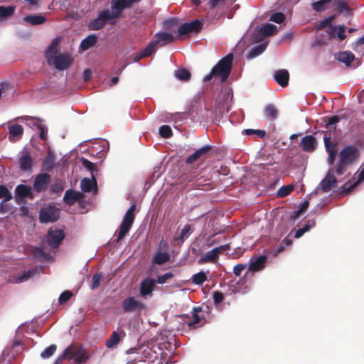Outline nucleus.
I'll list each match as a JSON object with an SVG mask.
<instances>
[{"mask_svg": "<svg viewBox=\"0 0 364 364\" xmlns=\"http://www.w3.org/2000/svg\"><path fill=\"white\" fill-rule=\"evenodd\" d=\"M360 156L358 147L355 145L345 146L338 154L339 159L335 166L336 173L338 176L343 175L348 166L354 164Z\"/></svg>", "mask_w": 364, "mask_h": 364, "instance_id": "nucleus-1", "label": "nucleus"}, {"mask_svg": "<svg viewBox=\"0 0 364 364\" xmlns=\"http://www.w3.org/2000/svg\"><path fill=\"white\" fill-rule=\"evenodd\" d=\"M233 60L232 53H229L221 58L212 68L210 73L204 77L203 81L208 82L213 77H220L222 82L226 81L232 71Z\"/></svg>", "mask_w": 364, "mask_h": 364, "instance_id": "nucleus-2", "label": "nucleus"}, {"mask_svg": "<svg viewBox=\"0 0 364 364\" xmlns=\"http://www.w3.org/2000/svg\"><path fill=\"white\" fill-rule=\"evenodd\" d=\"M341 117L338 115H333L328 117L324 119L326 123L325 127L328 129V131L324 132L323 141L327 153L330 152H338L337 146L338 142L331 141V131L336 130V124L339 122Z\"/></svg>", "mask_w": 364, "mask_h": 364, "instance_id": "nucleus-3", "label": "nucleus"}, {"mask_svg": "<svg viewBox=\"0 0 364 364\" xmlns=\"http://www.w3.org/2000/svg\"><path fill=\"white\" fill-rule=\"evenodd\" d=\"M58 359L60 360L63 359L74 360L77 363H82L87 360V356L84 348L75 346H70Z\"/></svg>", "mask_w": 364, "mask_h": 364, "instance_id": "nucleus-4", "label": "nucleus"}, {"mask_svg": "<svg viewBox=\"0 0 364 364\" xmlns=\"http://www.w3.org/2000/svg\"><path fill=\"white\" fill-rule=\"evenodd\" d=\"M115 19L110 14V10L105 9L100 12L97 17L90 22L88 28L92 31H97L102 28L107 23L114 24Z\"/></svg>", "mask_w": 364, "mask_h": 364, "instance_id": "nucleus-5", "label": "nucleus"}, {"mask_svg": "<svg viewBox=\"0 0 364 364\" xmlns=\"http://www.w3.org/2000/svg\"><path fill=\"white\" fill-rule=\"evenodd\" d=\"M135 209L136 205H132L126 212L123 218V220L119 227V231L117 235V242L122 240L131 229L135 219Z\"/></svg>", "mask_w": 364, "mask_h": 364, "instance_id": "nucleus-6", "label": "nucleus"}, {"mask_svg": "<svg viewBox=\"0 0 364 364\" xmlns=\"http://www.w3.org/2000/svg\"><path fill=\"white\" fill-rule=\"evenodd\" d=\"M59 216L60 210L53 205L42 208L39 212V220L41 223H54Z\"/></svg>", "mask_w": 364, "mask_h": 364, "instance_id": "nucleus-7", "label": "nucleus"}, {"mask_svg": "<svg viewBox=\"0 0 364 364\" xmlns=\"http://www.w3.org/2000/svg\"><path fill=\"white\" fill-rule=\"evenodd\" d=\"M122 309L126 313H140L146 308V305L136 299L134 296L126 298L122 304Z\"/></svg>", "mask_w": 364, "mask_h": 364, "instance_id": "nucleus-8", "label": "nucleus"}, {"mask_svg": "<svg viewBox=\"0 0 364 364\" xmlns=\"http://www.w3.org/2000/svg\"><path fill=\"white\" fill-rule=\"evenodd\" d=\"M64 238L65 233L63 230L50 228L47 234L48 244L53 249L58 248Z\"/></svg>", "mask_w": 364, "mask_h": 364, "instance_id": "nucleus-9", "label": "nucleus"}, {"mask_svg": "<svg viewBox=\"0 0 364 364\" xmlns=\"http://www.w3.org/2000/svg\"><path fill=\"white\" fill-rule=\"evenodd\" d=\"M212 150L210 145H205L197 149L193 154L190 155L186 160V164H192L196 161H204L206 159L208 154Z\"/></svg>", "mask_w": 364, "mask_h": 364, "instance_id": "nucleus-10", "label": "nucleus"}, {"mask_svg": "<svg viewBox=\"0 0 364 364\" xmlns=\"http://www.w3.org/2000/svg\"><path fill=\"white\" fill-rule=\"evenodd\" d=\"M267 261V257L265 255H254L249 261L248 270L245 274V277L250 272H259L265 267Z\"/></svg>", "mask_w": 364, "mask_h": 364, "instance_id": "nucleus-11", "label": "nucleus"}, {"mask_svg": "<svg viewBox=\"0 0 364 364\" xmlns=\"http://www.w3.org/2000/svg\"><path fill=\"white\" fill-rule=\"evenodd\" d=\"M51 181V176L47 173H38L34 180L33 189L37 193L45 191Z\"/></svg>", "mask_w": 364, "mask_h": 364, "instance_id": "nucleus-12", "label": "nucleus"}, {"mask_svg": "<svg viewBox=\"0 0 364 364\" xmlns=\"http://www.w3.org/2000/svg\"><path fill=\"white\" fill-rule=\"evenodd\" d=\"M73 63L71 57L66 54H54L52 56L51 63L59 70L67 69Z\"/></svg>", "mask_w": 364, "mask_h": 364, "instance_id": "nucleus-13", "label": "nucleus"}, {"mask_svg": "<svg viewBox=\"0 0 364 364\" xmlns=\"http://www.w3.org/2000/svg\"><path fill=\"white\" fill-rule=\"evenodd\" d=\"M335 168L328 171L325 178L321 181L320 187L323 193H327L335 187L337 183V179L335 176Z\"/></svg>", "mask_w": 364, "mask_h": 364, "instance_id": "nucleus-14", "label": "nucleus"}, {"mask_svg": "<svg viewBox=\"0 0 364 364\" xmlns=\"http://www.w3.org/2000/svg\"><path fill=\"white\" fill-rule=\"evenodd\" d=\"M201 22L199 20L196 19L190 23H183L179 26L178 31L179 36H183L190 33H198L201 30Z\"/></svg>", "mask_w": 364, "mask_h": 364, "instance_id": "nucleus-15", "label": "nucleus"}, {"mask_svg": "<svg viewBox=\"0 0 364 364\" xmlns=\"http://www.w3.org/2000/svg\"><path fill=\"white\" fill-rule=\"evenodd\" d=\"M21 345L22 342L21 341H14L9 347L4 350L0 357L1 360L5 361L6 360H11L14 359L18 354V351L16 350V348L19 347Z\"/></svg>", "mask_w": 364, "mask_h": 364, "instance_id": "nucleus-16", "label": "nucleus"}, {"mask_svg": "<svg viewBox=\"0 0 364 364\" xmlns=\"http://www.w3.org/2000/svg\"><path fill=\"white\" fill-rule=\"evenodd\" d=\"M155 280L149 277L143 279L140 283V295L142 297H146L147 296L151 295L154 287Z\"/></svg>", "mask_w": 364, "mask_h": 364, "instance_id": "nucleus-17", "label": "nucleus"}, {"mask_svg": "<svg viewBox=\"0 0 364 364\" xmlns=\"http://www.w3.org/2000/svg\"><path fill=\"white\" fill-rule=\"evenodd\" d=\"M300 146L302 150L306 152H314L317 146V141L312 135H307L304 136L300 142Z\"/></svg>", "mask_w": 364, "mask_h": 364, "instance_id": "nucleus-18", "label": "nucleus"}, {"mask_svg": "<svg viewBox=\"0 0 364 364\" xmlns=\"http://www.w3.org/2000/svg\"><path fill=\"white\" fill-rule=\"evenodd\" d=\"M9 140L12 142L18 141L23 134V128L18 124H9L8 125Z\"/></svg>", "mask_w": 364, "mask_h": 364, "instance_id": "nucleus-19", "label": "nucleus"}, {"mask_svg": "<svg viewBox=\"0 0 364 364\" xmlns=\"http://www.w3.org/2000/svg\"><path fill=\"white\" fill-rule=\"evenodd\" d=\"M83 198V194L79 191L73 189H68L65 191L63 196L64 202L68 205H73L77 201L80 200Z\"/></svg>", "mask_w": 364, "mask_h": 364, "instance_id": "nucleus-20", "label": "nucleus"}, {"mask_svg": "<svg viewBox=\"0 0 364 364\" xmlns=\"http://www.w3.org/2000/svg\"><path fill=\"white\" fill-rule=\"evenodd\" d=\"M110 14L117 18L126 8V0H112Z\"/></svg>", "mask_w": 364, "mask_h": 364, "instance_id": "nucleus-21", "label": "nucleus"}, {"mask_svg": "<svg viewBox=\"0 0 364 364\" xmlns=\"http://www.w3.org/2000/svg\"><path fill=\"white\" fill-rule=\"evenodd\" d=\"M33 166V159L28 151H26L19 158V167L23 171H31Z\"/></svg>", "mask_w": 364, "mask_h": 364, "instance_id": "nucleus-22", "label": "nucleus"}, {"mask_svg": "<svg viewBox=\"0 0 364 364\" xmlns=\"http://www.w3.org/2000/svg\"><path fill=\"white\" fill-rule=\"evenodd\" d=\"M274 78L275 81L282 87H287L289 84V74L285 69L276 71Z\"/></svg>", "mask_w": 364, "mask_h": 364, "instance_id": "nucleus-23", "label": "nucleus"}, {"mask_svg": "<svg viewBox=\"0 0 364 364\" xmlns=\"http://www.w3.org/2000/svg\"><path fill=\"white\" fill-rule=\"evenodd\" d=\"M125 336L123 331L120 332L113 331L109 338L107 340L105 346L107 348H113L116 347L120 342L122 338Z\"/></svg>", "mask_w": 364, "mask_h": 364, "instance_id": "nucleus-24", "label": "nucleus"}, {"mask_svg": "<svg viewBox=\"0 0 364 364\" xmlns=\"http://www.w3.org/2000/svg\"><path fill=\"white\" fill-rule=\"evenodd\" d=\"M335 58L344 63L346 66H350L355 59V55L350 51H341L335 54Z\"/></svg>", "mask_w": 364, "mask_h": 364, "instance_id": "nucleus-25", "label": "nucleus"}, {"mask_svg": "<svg viewBox=\"0 0 364 364\" xmlns=\"http://www.w3.org/2000/svg\"><path fill=\"white\" fill-rule=\"evenodd\" d=\"M55 166V155L51 151H48L46 157L42 163V170L45 171H50Z\"/></svg>", "mask_w": 364, "mask_h": 364, "instance_id": "nucleus-26", "label": "nucleus"}, {"mask_svg": "<svg viewBox=\"0 0 364 364\" xmlns=\"http://www.w3.org/2000/svg\"><path fill=\"white\" fill-rule=\"evenodd\" d=\"M15 194L16 200L19 198L20 199L25 198L26 197L33 198V193H31V188L26 185H18L15 188Z\"/></svg>", "mask_w": 364, "mask_h": 364, "instance_id": "nucleus-27", "label": "nucleus"}, {"mask_svg": "<svg viewBox=\"0 0 364 364\" xmlns=\"http://www.w3.org/2000/svg\"><path fill=\"white\" fill-rule=\"evenodd\" d=\"M23 21L30 26H38L44 23L46 18L42 14L28 15L23 18Z\"/></svg>", "mask_w": 364, "mask_h": 364, "instance_id": "nucleus-28", "label": "nucleus"}, {"mask_svg": "<svg viewBox=\"0 0 364 364\" xmlns=\"http://www.w3.org/2000/svg\"><path fill=\"white\" fill-rule=\"evenodd\" d=\"M80 186L83 192L90 193L93 188L97 189V182L94 175L92 176V179L85 178L81 181Z\"/></svg>", "mask_w": 364, "mask_h": 364, "instance_id": "nucleus-29", "label": "nucleus"}, {"mask_svg": "<svg viewBox=\"0 0 364 364\" xmlns=\"http://www.w3.org/2000/svg\"><path fill=\"white\" fill-rule=\"evenodd\" d=\"M155 37L156 39L153 41H157L158 45L161 43V46L172 43L175 40L174 36L171 33L166 32H159L156 34Z\"/></svg>", "mask_w": 364, "mask_h": 364, "instance_id": "nucleus-30", "label": "nucleus"}, {"mask_svg": "<svg viewBox=\"0 0 364 364\" xmlns=\"http://www.w3.org/2000/svg\"><path fill=\"white\" fill-rule=\"evenodd\" d=\"M277 32V27L271 23H266L259 30V35L262 37H268Z\"/></svg>", "mask_w": 364, "mask_h": 364, "instance_id": "nucleus-31", "label": "nucleus"}, {"mask_svg": "<svg viewBox=\"0 0 364 364\" xmlns=\"http://www.w3.org/2000/svg\"><path fill=\"white\" fill-rule=\"evenodd\" d=\"M202 311L201 307H194L193 309V321H186L188 323L189 328L195 329L198 327V324L200 322L202 318L199 316L198 313Z\"/></svg>", "mask_w": 364, "mask_h": 364, "instance_id": "nucleus-32", "label": "nucleus"}, {"mask_svg": "<svg viewBox=\"0 0 364 364\" xmlns=\"http://www.w3.org/2000/svg\"><path fill=\"white\" fill-rule=\"evenodd\" d=\"M97 36L94 34H91L82 41L80 46V49L82 51H85L91 47L94 46L97 43Z\"/></svg>", "mask_w": 364, "mask_h": 364, "instance_id": "nucleus-33", "label": "nucleus"}, {"mask_svg": "<svg viewBox=\"0 0 364 364\" xmlns=\"http://www.w3.org/2000/svg\"><path fill=\"white\" fill-rule=\"evenodd\" d=\"M218 252L214 248L205 253L199 259L200 263L215 262L219 257Z\"/></svg>", "mask_w": 364, "mask_h": 364, "instance_id": "nucleus-34", "label": "nucleus"}, {"mask_svg": "<svg viewBox=\"0 0 364 364\" xmlns=\"http://www.w3.org/2000/svg\"><path fill=\"white\" fill-rule=\"evenodd\" d=\"M58 42L59 40L55 38L46 51V58L49 64H51L52 56H53L54 54H58L57 46Z\"/></svg>", "mask_w": 364, "mask_h": 364, "instance_id": "nucleus-35", "label": "nucleus"}, {"mask_svg": "<svg viewBox=\"0 0 364 364\" xmlns=\"http://www.w3.org/2000/svg\"><path fill=\"white\" fill-rule=\"evenodd\" d=\"M265 117L271 120H274L278 116V110L274 105L269 104L264 109Z\"/></svg>", "mask_w": 364, "mask_h": 364, "instance_id": "nucleus-36", "label": "nucleus"}, {"mask_svg": "<svg viewBox=\"0 0 364 364\" xmlns=\"http://www.w3.org/2000/svg\"><path fill=\"white\" fill-rule=\"evenodd\" d=\"M267 43H264L253 47L248 53L247 58L249 59L254 58L262 54L266 49Z\"/></svg>", "mask_w": 364, "mask_h": 364, "instance_id": "nucleus-37", "label": "nucleus"}, {"mask_svg": "<svg viewBox=\"0 0 364 364\" xmlns=\"http://www.w3.org/2000/svg\"><path fill=\"white\" fill-rule=\"evenodd\" d=\"M316 220H309L301 228L298 229L294 235L295 238L301 237L305 232H308L311 228L315 227Z\"/></svg>", "mask_w": 364, "mask_h": 364, "instance_id": "nucleus-38", "label": "nucleus"}, {"mask_svg": "<svg viewBox=\"0 0 364 364\" xmlns=\"http://www.w3.org/2000/svg\"><path fill=\"white\" fill-rule=\"evenodd\" d=\"M170 259V255L167 252L158 251L153 258V262L157 264H163Z\"/></svg>", "mask_w": 364, "mask_h": 364, "instance_id": "nucleus-39", "label": "nucleus"}, {"mask_svg": "<svg viewBox=\"0 0 364 364\" xmlns=\"http://www.w3.org/2000/svg\"><path fill=\"white\" fill-rule=\"evenodd\" d=\"M174 75L181 81H188L191 77V73L186 68H179L175 70Z\"/></svg>", "mask_w": 364, "mask_h": 364, "instance_id": "nucleus-40", "label": "nucleus"}, {"mask_svg": "<svg viewBox=\"0 0 364 364\" xmlns=\"http://www.w3.org/2000/svg\"><path fill=\"white\" fill-rule=\"evenodd\" d=\"M293 241L288 236L286 237L283 241L279 245V246L274 249L272 251V254L274 256H277L279 253L282 252L286 247L290 246L292 244Z\"/></svg>", "mask_w": 364, "mask_h": 364, "instance_id": "nucleus-41", "label": "nucleus"}, {"mask_svg": "<svg viewBox=\"0 0 364 364\" xmlns=\"http://www.w3.org/2000/svg\"><path fill=\"white\" fill-rule=\"evenodd\" d=\"M32 255L34 259L38 260L46 259L49 255L45 252L42 247H34L32 250Z\"/></svg>", "mask_w": 364, "mask_h": 364, "instance_id": "nucleus-42", "label": "nucleus"}, {"mask_svg": "<svg viewBox=\"0 0 364 364\" xmlns=\"http://www.w3.org/2000/svg\"><path fill=\"white\" fill-rule=\"evenodd\" d=\"M332 0H318L311 4L312 9L317 11L321 12L326 9V5L330 3Z\"/></svg>", "mask_w": 364, "mask_h": 364, "instance_id": "nucleus-43", "label": "nucleus"}, {"mask_svg": "<svg viewBox=\"0 0 364 364\" xmlns=\"http://www.w3.org/2000/svg\"><path fill=\"white\" fill-rule=\"evenodd\" d=\"M207 280L206 274L200 271V272L195 274L192 276L191 281L196 285H201Z\"/></svg>", "mask_w": 364, "mask_h": 364, "instance_id": "nucleus-44", "label": "nucleus"}, {"mask_svg": "<svg viewBox=\"0 0 364 364\" xmlns=\"http://www.w3.org/2000/svg\"><path fill=\"white\" fill-rule=\"evenodd\" d=\"M208 180L203 179V181L201 178L197 179V181L195 182V186L198 189H200L203 191H209L213 188V186L211 183L206 182Z\"/></svg>", "mask_w": 364, "mask_h": 364, "instance_id": "nucleus-45", "label": "nucleus"}, {"mask_svg": "<svg viewBox=\"0 0 364 364\" xmlns=\"http://www.w3.org/2000/svg\"><path fill=\"white\" fill-rule=\"evenodd\" d=\"M157 45V41H151L150 43L141 51L142 55H144V58L151 56L154 53Z\"/></svg>", "mask_w": 364, "mask_h": 364, "instance_id": "nucleus-46", "label": "nucleus"}, {"mask_svg": "<svg viewBox=\"0 0 364 364\" xmlns=\"http://www.w3.org/2000/svg\"><path fill=\"white\" fill-rule=\"evenodd\" d=\"M37 269L33 268L31 269H29L28 271H24L21 275H20L17 278L18 282H23L25 281H27L28 279H30L31 277L34 276L37 273Z\"/></svg>", "mask_w": 364, "mask_h": 364, "instance_id": "nucleus-47", "label": "nucleus"}, {"mask_svg": "<svg viewBox=\"0 0 364 364\" xmlns=\"http://www.w3.org/2000/svg\"><path fill=\"white\" fill-rule=\"evenodd\" d=\"M15 8L16 7L14 6H0V18H7L9 16H12L15 11Z\"/></svg>", "mask_w": 364, "mask_h": 364, "instance_id": "nucleus-48", "label": "nucleus"}, {"mask_svg": "<svg viewBox=\"0 0 364 364\" xmlns=\"http://www.w3.org/2000/svg\"><path fill=\"white\" fill-rule=\"evenodd\" d=\"M245 135H255L257 137L263 139L266 136V131L263 129H246L242 132Z\"/></svg>", "mask_w": 364, "mask_h": 364, "instance_id": "nucleus-49", "label": "nucleus"}, {"mask_svg": "<svg viewBox=\"0 0 364 364\" xmlns=\"http://www.w3.org/2000/svg\"><path fill=\"white\" fill-rule=\"evenodd\" d=\"M333 4L338 12L342 13L343 11H349L350 9L347 3L344 0H334Z\"/></svg>", "mask_w": 364, "mask_h": 364, "instance_id": "nucleus-50", "label": "nucleus"}, {"mask_svg": "<svg viewBox=\"0 0 364 364\" xmlns=\"http://www.w3.org/2000/svg\"><path fill=\"white\" fill-rule=\"evenodd\" d=\"M57 347L55 345L52 344L47 347L44 350H43L41 353V356L43 359H48L51 357L54 353L55 352Z\"/></svg>", "mask_w": 364, "mask_h": 364, "instance_id": "nucleus-51", "label": "nucleus"}, {"mask_svg": "<svg viewBox=\"0 0 364 364\" xmlns=\"http://www.w3.org/2000/svg\"><path fill=\"white\" fill-rule=\"evenodd\" d=\"M294 186H283L277 191V196L280 198L285 197L289 195L294 190Z\"/></svg>", "mask_w": 364, "mask_h": 364, "instance_id": "nucleus-52", "label": "nucleus"}, {"mask_svg": "<svg viewBox=\"0 0 364 364\" xmlns=\"http://www.w3.org/2000/svg\"><path fill=\"white\" fill-rule=\"evenodd\" d=\"M159 134L163 138H170L173 135L171 128L168 125H162L159 128Z\"/></svg>", "mask_w": 364, "mask_h": 364, "instance_id": "nucleus-53", "label": "nucleus"}, {"mask_svg": "<svg viewBox=\"0 0 364 364\" xmlns=\"http://www.w3.org/2000/svg\"><path fill=\"white\" fill-rule=\"evenodd\" d=\"M0 198H4V201H8L12 199V194L4 185H0Z\"/></svg>", "mask_w": 364, "mask_h": 364, "instance_id": "nucleus-54", "label": "nucleus"}, {"mask_svg": "<svg viewBox=\"0 0 364 364\" xmlns=\"http://www.w3.org/2000/svg\"><path fill=\"white\" fill-rule=\"evenodd\" d=\"M173 274L171 272H166L162 275L157 277L156 280L155 282L159 284H165L168 279H171L173 277Z\"/></svg>", "mask_w": 364, "mask_h": 364, "instance_id": "nucleus-55", "label": "nucleus"}, {"mask_svg": "<svg viewBox=\"0 0 364 364\" xmlns=\"http://www.w3.org/2000/svg\"><path fill=\"white\" fill-rule=\"evenodd\" d=\"M73 296V294L70 291H69V290L64 291L63 293H61V294L59 296V299H58L59 304H65V302L69 301Z\"/></svg>", "mask_w": 364, "mask_h": 364, "instance_id": "nucleus-56", "label": "nucleus"}, {"mask_svg": "<svg viewBox=\"0 0 364 364\" xmlns=\"http://www.w3.org/2000/svg\"><path fill=\"white\" fill-rule=\"evenodd\" d=\"M33 126H36L37 129L39 131V138L41 140H46L47 139V129L46 127L41 124L33 123Z\"/></svg>", "mask_w": 364, "mask_h": 364, "instance_id": "nucleus-57", "label": "nucleus"}, {"mask_svg": "<svg viewBox=\"0 0 364 364\" xmlns=\"http://www.w3.org/2000/svg\"><path fill=\"white\" fill-rule=\"evenodd\" d=\"M269 20L277 23H282L285 20V15L282 12H276L272 14Z\"/></svg>", "mask_w": 364, "mask_h": 364, "instance_id": "nucleus-58", "label": "nucleus"}, {"mask_svg": "<svg viewBox=\"0 0 364 364\" xmlns=\"http://www.w3.org/2000/svg\"><path fill=\"white\" fill-rule=\"evenodd\" d=\"M64 189V186L60 180L55 181L50 186V191L53 193H60Z\"/></svg>", "mask_w": 364, "mask_h": 364, "instance_id": "nucleus-59", "label": "nucleus"}, {"mask_svg": "<svg viewBox=\"0 0 364 364\" xmlns=\"http://www.w3.org/2000/svg\"><path fill=\"white\" fill-rule=\"evenodd\" d=\"M191 234V225H186L181 230L178 236V240L183 241L185 238L188 237Z\"/></svg>", "mask_w": 364, "mask_h": 364, "instance_id": "nucleus-60", "label": "nucleus"}, {"mask_svg": "<svg viewBox=\"0 0 364 364\" xmlns=\"http://www.w3.org/2000/svg\"><path fill=\"white\" fill-rule=\"evenodd\" d=\"M102 276L101 273L95 274L92 276V286H91L92 289H95L97 287H99V286L100 284V282L102 280Z\"/></svg>", "mask_w": 364, "mask_h": 364, "instance_id": "nucleus-61", "label": "nucleus"}, {"mask_svg": "<svg viewBox=\"0 0 364 364\" xmlns=\"http://www.w3.org/2000/svg\"><path fill=\"white\" fill-rule=\"evenodd\" d=\"M82 166L86 168L87 170H89L92 173V176L93 175V172L95 169L96 165L95 164L90 161L89 160L82 158Z\"/></svg>", "mask_w": 364, "mask_h": 364, "instance_id": "nucleus-62", "label": "nucleus"}, {"mask_svg": "<svg viewBox=\"0 0 364 364\" xmlns=\"http://www.w3.org/2000/svg\"><path fill=\"white\" fill-rule=\"evenodd\" d=\"M247 267L246 264H238L233 268V273L235 276H240L242 272Z\"/></svg>", "mask_w": 364, "mask_h": 364, "instance_id": "nucleus-63", "label": "nucleus"}, {"mask_svg": "<svg viewBox=\"0 0 364 364\" xmlns=\"http://www.w3.org/2000/svg\"><path fill=\"white\" fill-rule=\"evenodd\" d=\"M213 300L215 304H218L224 300V295L220 291H215L213 293Z\"/></svg>", "mask_w": 364, "mask_h": 364, "instance_id": "nucleus-64", "label": "nucleus"}]
</instances>
